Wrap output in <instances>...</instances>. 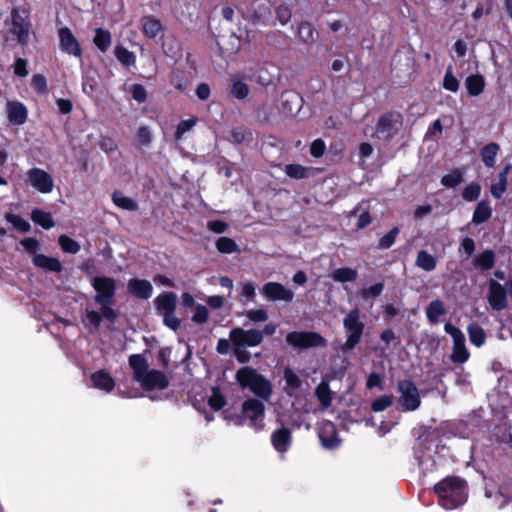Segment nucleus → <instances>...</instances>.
Masks as SVG:
<instances>
[{
  "label": "nucleus",
  "instance_id": "nucleus-1",
  "mask_svg": "<svg viewBox=\"0 0 512 512\" xmlns=\"http://www.w3.org/2000/svg\"><path fill=\"white\" fill-rule=\"evenodd\" d=\"M129 365L133 370V379L144 390H163L167 388L169 380L165 373L156 369H149L147 360L141 354L131 355Z\"/></svg>",
  "mask_w": 512,
  "mask_h": 512
},
{
  "label": "nucleus",
  "instance_id": "nucleus-2",
  "mask_svg": "<svg viewBox=\"0 0 512 512\" xmlns=\"http://www.w3.org/2000/svg\"><path fill=\"white\" fill-rule=\"evenodd\" d=\"M434 490L439 504L448 510L463 505L467 500V484L460 477H446L435 485Z\"/></svg>",
  "mask_w": 512,
  "mask_h": 512
},
{
  "label": "nucleus",
  "instance_id": "nucleus-3",
  "mask_svg": "<svg viewBox=\"0 0 512 512\" xmlns=\"http://www.w3.org/2000/svg\"><path fill=\"white\" fill-rule=\"evenodd\" d=\"M236 380L242 388H248L253 394L262 400H269L273 388L271 382L255 369L245 366L236 372Z\"/></svg>",
  "mask_w": 512,
  "mask_h": 512
},
{
  "label": "nucleus",
  "instance_id": "nucleus-4",
  "mask_svg": "<svg viewBox=\"0 0 512 512\" xmlns=\"http://www.w3.org/2000/svg\"><path fill=\"white\" fill-rule=\"evenodd\" d=\"M343 327L346 340L341 346V351L347 352L353 350L361 342L364 333L365 323L361 319V312L358 308L346 313L343 318Z\"/></svg>",
  "mask_w": 512,
  "mask_h": 512
},
{
  "label": "nucleus",
  "instance_id": "nucleus-5",
  "mask_svg": "<svg viewBox=\"0 0 512 512\" xmlns=\"http://www.w3.org/2000/svg\"><path fill=\"white\" fill-rule=\"evenodd\" d=\"M398 407L403 412L416 411L421 405L420 392L410 380H400L397 383Z\"/></svg>",
  "mask_w": 512,
  "mask_h": 512
},
{
  "label": "nucleus",
  "instance_id": "nucleus-6",
  "mask_svg": "<svg viewBox=\"0 0 512 512\" xmlns=\"http://www.w3.org/2000/svg\"><path fill=\"white\" fill-rule=\"evenodd\" d=\"M444 331L452 337L453 347L450 360L456 364H463L468 361L470 353L465 344L464 333L451 323L444 325Z\"/></svg>",
  "mask_w": 512,
  "mask_h": 512
},
{
  "label": "nucleus",
  "instance_id": "nucleus-7",
  "mask_svg": "<svg viewBox=\"0 0 512 512\" xmlns=\"http://www.w3.org/2000/svg\"><path fill=\"white\" fill-rule=\"evenodd\" d=\"M265 406L262 401L249 398L242 404V417L249 420V425L256 430L264 427Z\"/></svg>",
  "mask_w": 512,
  "mask_h": 512
},
{
  "label": "nucleus",
  "instance_id": "nucleus-8",
  "mask_svg": "<svg viewBox=\"0 0 512 512\" xmlns=\"http://www.w3.org/2000/svg\"><path fill=\"white\" fill-rule=\"evenodd\" d=\"M286 342L295 347L307 349L311 347L326 346V339L316 332H290L286 336Z\"/></svg>",
  "mask_w": 512,
  "mask_h": 512
},
{
  "label": "nucleus",
  "instance_id": "nucleus-9",
  "mask_svg": "<svg viewBox=\"0 0 512 512\" xmlns=\"http://www.w3.org/2000/svg\"><path fill=\"white\" fill-rule=\"evenodd\" d=\"M232 346L256 347L263 341V333L258 329L245 330L241 327L233 328L229 333Z\"/></svg>",
  "mask_w": 512,
  "mask_h": 512
},
{
  "label": "nucleus",
  "instance_id": "nucleus-10",
  "mask_svg": "<svg viewBox=\"0 0 512 512\" xmlns=\"http://www.w3.org/2000/svg\"><path fill=\"white\" fill-rule=\"evenodd\" d=\"M402 126V116L399 113L388 112L383 114L377 123L376 134L380 139L392 138Z\"/></svg>",
  "mask_w": 512,
  "mask_h": 512
},
{
  "label": "nucleus",
  "instance_id": "nucleus-11",
  "mask_svg": "<svg viewBox=\"0 0 512 512\" xmlns=\"http://www.w3.org/2000/svg\"><path fill=\"white\" fill-rule=\"evenodd\" d=\"M11 29L10 33L16 36L20 45H26L29 39L31 23L27 17H23L17 8L11 11Z\"/></svg>",
  "mask_w": 512,
  "mask_h": 512
},
{
  "label": "nucleus",
  "instance_id": "nucleus-12",
  "mask_svg": "<svg viewBox=\"0 0 512 512\" xmlns=\"http://www.w3.org/2000/svg\"><path fill=\"white\" fill-rule=\"evenodd\" d=\"M92 286L97 292L94 297L97 304H103L106 301H114L116 284L113 278L94 277Z\"/></svg>",
  "mask_w": 512,
  "mask_h": 512
},
{
  "label": "nucleus",
  "instance_id": "nucleus-13",
  "mask_svg": "<svg viewBox=\"0 0 512 512\" xmlns=\"http://www.w3.org/2000/svg\"><path fill=\"white\" fill-rule=\"evenodd\" d=\"M487 300L493 310H504L508 303L505 287L496 280L490 279L488 282Z\"/></svg>",
  "mask_w": 512,
  "mask_h": 512
},
{
  "label": "nucleus",
  "instance_id": "nucleus-14",
  "mask_svg": "<svg viewBox=\"0 0 512 512\" xmlns=\"http://www.w3.org/2000/svg\"><path fill=\"white\" fill-rule=\"evenodd\" d=\"M28 180L37 191L47 194L52 192L54 181L51 175L43 169L32 168L27 172Z\"/></svg>",
  "mask_w": 512,
  "mask_h": 512
},
{
  "label": "nucleus",
  "instance_id": "nucleus-15",
  "mask_svg": "<svg viewBox=\"0 0 512 512\" xmlns=\"http://www.w3.org/2000/svg\"><path fill=\"white\" fill-rule=\"evenodd\" d=\"M262 294L270 301L291 302L294 294L291 290L278 282H268L262 287Z\"/></svg>",
  "mask_w": 512,
  "mask_h": 512
},
{
  "label": "nucleus",
  "instance_id": "nucleus-16",
  "mask_svg": "<svg viewBox=\"0 0 512 512\" xmlns=\"http://www.w3.org/2000/svg\"><path fill=\"white\" fill-rule=\"evenodd\" d=\"M319 438L322 445L328 449H334L339 446L340 439L337 435L335 425L328 420L321 422L319 428Z\"/></svg>",
  "mask_w": 512,
  "mask_h": 512
},
{
  "label": "nucleus",
  "instance_id": "nucleus-17",
  "mask_svg": "<svg viewBox=\"0 0 512 512\" xmlns=\"http://www.w3.org/2000/svg\"><path fill=\"white\" fill-rule=\"evenodd\" d=\"M58 34L60 39V48L62 51L73 56L80 57L82 51L71 30L68 27H63L59 29Z\"/></svg>",
  "mask_w": 512,
  "mask_h": 512
},
{
  "label": "nucleus",
  "instance_id": "nucleus-18",
  "mask_svg": "<svg viewBox=\"0 0 512 512\" xmlns=\"http://www.w3.org/2000/svg\"><path fill=\"white\" fill-rule=\"evenodd\" d=\"M154 304L156 311L160 316L175 312L177 296L173 292H163L154 299Z\"/></svg>",
  "mask_w": 512,
  "mask_h": 512
},
{
  "label": "nucleus",
  "instance_id": "nucleus-19",
  "mask_svg": "<svg viewBox=\"0 0 512 512\" xmlns=\"http://www.w3.org/2000/svg\"><path fill=\"white\" fill-rule=\"evenodd\" d=\"M127 286L129 292L137 298L148 299L152 296L153 286L148 280L133 278Z\"/></svg>",
  "mask_w": 512,
  "mask_h": 512
},
{
  "label": "nucleus",
  "instance_id": "nucleus-20",
  "mask_svg": "<svg viewBox=\"0 0 512 512\" xmlns=\"http://www.w3.org/2000/svg\"><path fill=\"white\" fill-rule=\"evenodd\" d=\"M283 378L285 380V386L283 387L285 393L290 397L297 396L302 386V380L298 374L291 368L287 367L284 370Z\"/></svg>",
  "mask_w": 512,
  "mask_h": 512
},
{
  "label": "nucleus",
  "instance_id": "nucleus-21",
  "mask_svg": "<svg viewBox=\"0 0 512 512\" xmlns=\"http://www.w3.org/2000/svg\"><path fill=\"white\" fill-rule=\"evenodd\" d=\"M7 113L9 121L16 125L23 124L27 119V109L20 102L9 101L7 103Z\"/></svg>",
  "mask_w": 512,
  "mask_h": 512
},
{
  "label": "nucleus",
  "instance_id": "nucleus-22",
  "mask_svg": "<svg viewBox=\"0 0 512 512\" xmlns=\"http://www.w3.org/2000/svg\"><path fill=\"white\" fill-rule=\"evenodd\" d=\"M271 442L278 452H285L291 443L290 430L285 427L277 429L271 435Z\"/></svg>",
  "mask_w": 512,
  "mask_h": 512
},
{
  "label": "nucleus",
  "instance_id": "nucleus-23",
  "mask_svg": "<svg viewBox=\"0 0 512 512\" xmlns=\"http://www.w3.org/2000/svg\"><path fill=\"white\" fill-rule=\"evenodd\" d=\"M91 381L95 388L111 392L114 389L115 382L109 373L104 370L96 371L91 375Z\"/></svg>",
  "mask_w": 512,
  "mask_h": 512
},
{
  "label": "nucleus",
  "instance_id": "nucleus-24",
  "mask_svg": "<svg viewBox=\"0 0 512 512\" xmlns=\"http://www.w3.org/2000/svg\"><path fill=\"white\" fill-rule=\"evenodd\" d=\"M141 25L144 35L149 38L157 37L163 30L161 21L154 16H144Z\"/></svg>",
  "mask_w": 512,
  "mask_h": 512
},
{
  "label": "nucleus",
  "instance_id": "nucleus-25",
  "mask_svg": "<svg viewBox=\"0 0 512 512\" xmlns=\"http://www.w3.org/2000/svg\"><path fill=\"white\" fill-rule=\"evenodd\" d=\"M512 166L507 164L498 174V181L490 187V192L495 199H500L507 189V178Z\"/></svg>",
  "mask_w": 512,
  "mask_h": 512
},
{
  "label": "nucleus",
  "instance_id": "nucleus-26",
  "mask_svg": "<svg viewBox=\"0 0 512 512\" xmlns=\"http://www.w3.org/2000/svg\"><path fill=\"white\" fill-rule=\"evenodd\" d=\"M438 258L426 250H419L416 256L415 265L425 272L435 270Z\"/></svg>",
  "mask_w": 512,
  "mask_h": 512
},
{
  "label": "nucleus",
  "instance_id": "nucleus-27",
  "mask_svg": "<svg viewBox=\"0 0 512 512\" xmlns=\"http://www.w3.org/2000/svg\"><path fill=\"white\" fill-rule=\"evenodd\" d=\"M426 317L431 324L439 323L441 316L446 314L445 304L440 299L431 301L425 309Z\"/></svg>",
  "mask_w": 512,
  "mask_h": 512
},
{
  "label": "nucleus",
  "instance_id": "nucleus-28",
  "mask_svg": "<svg viewBox=\"0 0 512 512\" xmlns=\"http://www.w3.org/2000/svg\"><path fill=\"white\" fill-rule=\"evenodd\" d=\"M33 263L35 266L51 272H61L63 268L57 258L48 257L43 254H36L33 257Z\"/></svg>",
  "mask_w": 512,
  "mask_h": 512
},
{
  "label": "nucleus",
  "instance_id": "nucleus-29",
  "mask_svg": "<svg viewBox=\"0 0 512 512\" xmlns=\"http://www.w3.org/2000/svg\"><path fill=\"white\" fill-rule=\"evenodd\" d=\"M492 216V208L488 200L480 201L473 212L472 223L475 225L488 221Z\"/></svg>",
  "mask_w": 512,
  "mask_h": 512
},
{
  "label": "nucleus",
  "instance_id": "nucleus-30",
  "mask_svg": "<svg viewBox=\"0 0 512 512\" xmlns=\"http://www.w3.org/2000/svg\"><path fill=\"white\" fill-rule=\"evenodd\" d=\"M315 396L317 397L322 410L328 409L332 404V392L326 381H321L315 388Z\"/></svg>",
  "mask_w": 512,
  "mask_h": 512
},
{
  "label": "nucleus",
  "instance_id": "nucleus-31",
  "mask_svg": "<svg viewBox=\"0 0 512 512\" xmlns=\"http://www.w3.org/2000/svg\"><path fill=\"white\" fill-rule=\"evenodd\" d=\"M473 265L480 271H487L495 265V253L492 250H485L473 259Z\"/></svg>",
  "mask_w": 512,
  "mask_h": 512
},
{
  "label": "nucleus",
  "instance_id": "nucleus-32",
  "mask_svg": "<svg viewBox=\"0 0 512 512\" xmlns=\"http://www.w3.org/2000/svg\"><path fill=\"white\" fill-rule=\"evenodd\" d=\"M465 87L469 95L476 97L483 92L485 80L480 74L470 75L465 80Z\"/></svg>",
  "mask_w": 512,
  "mask_h": 512
},
{
  "label": "nucleus",
  "instance_id": "nucleus-33",
  "mask_svg": "<svg viewBox=\"0 0 512 512\" xmlns=\"http://www.w3.org/2000/svg\"><path fill=\"white\" fill-rule=\"evenodd\" d=\"M500 151V146L497 143L491 142L485 145L481 150V158L484 165L488 168H493L496 162V156Z\"/></svg>",
  "mask_w": 512,
  "mask_h": 512
},
{
  "label": "nucleus",
  "instance_id": "nucleus-34",
  "mask_svg": "<svg viewBox=\"0 0 512 512\" xmlns=\"http://www.w3.org/2000/svg\"><path fill=\"white\" fill-rule=\"evenodd\" d=\"M467 333L469 336L470 342L476 346L481 347L486 342V333L484 329L478 324H470L467 327Z\"/></svg>",
  "mask_w": 512,
  "mask_h": 512
},
{
  "label": "nucleus",
  "instance_id": "nucleus-35",
  "mask_svg": "<svg viewBox=\"0 0 512 512\" xmlns=\"http://www.w3.org/2000/svg\"><path fill=\"white\" fill-rule=\"evenodd\" d=\"M112 201L113 203L121 208V209H124V210H128V211H136L137 208H138V205L137 203L129 198V197H126L122 192L120 191H115L113 194H112Z\"/></svg>",
  "mask_w": 512,
  "mask_h": 512
},
{
  "label": "nucleus",
  "instance_id": "nucleus-36",
  "mask_svg": "<svg viewBox=\"0 0 512 512\" xmlns=\"http://www.w3.org/2000/svg\"><path fill=\"white\" fill-rule=\"evenodd\" d=\"M31 219L33 222L42 226L44 229H50L55 225L51 213L42 211L40 209L32 210Z\"/></svg>",
  "mask_w": 512,
  "mask_h": 512
},
{
  "label": "nucleus",
  "instance_id": "nucleus-37",
  "mask_svg": "<svg viewBox=\"0 0 512 512\" xmlns=\"http://www.w3.org/2000/svg\"><path fill=\"white\" fill-rule=\"evenodd\" d=\"M93 42L100 51L106 52L111 45V33L108 30L97 28Z\"/></svg>",
  "mask_w": 512,
  "mask_h": 512
},
{
  "label": "nucleus",
  "instance_id": "nucleus-38",
  "mask_svg": "<svg viewBox=\"0 0 512 512\" xmlns=\"http://www.w3.org/2000/svg\"><path fill=\"white\" fill-rule=\"evenodd\" d=\"M231 94L237 99H245L249 94V86L242 79L233 76L231 78Z\"/></svg>",
  "mask_w": 512,
  "mask_h": 512
},
{
  "label": "nucleus",
  "instance_id": "nucleus-39",
  "mask_svg": "<svg viewBox=\"0 0 512 512\" xmlns=\"http://www.w3.org/2000/svg\"><path fill=\"white\" fill-rule=\"evenodd\" d=\"M357 276H358V273L355 269L347 267V268L336 269L333 272L332 278L336 282L344 283V282L355 281L357 279Z\"/></svg>",
  "mask_w": 512,
  "mask_h": 512
},
{
  "label": "nucleus",
  "instance_id": "nucleus-40",
  "mask_svg": "<svg viewBox=\"0 0 512 512\" xmlns=\"http://www.w3.org/2000/svg\"><path fill=\"white\" fill-rule=\"evenodd\" d=\"M463 181V173L459 169H454L451 173L441 178V184L447 188H454Z\"/></svg>",
  "mask_w": 512,
  "mask_h": 512
},
{
  "label": "nucleus",
  "instance_id": "nucleus-41",
  "mask_svg": "<svg viewBox=\"0 0 512 512\" xmlns=\"http://www.w3.org/2000/svg\"><path fill=\"white\" fill-rule=\"evenodd\" d=\"M481 193V186L477 182H471L466 185L462 191V198L467 202H473L478 199Z\"/></svg>",
  "mask_w": 512,
  "mask_h": 512
},
{
  "label": "nucleus",
  "instance_id": "nucleus-42",
  "mask_svg": "<svg viewBox=\"0 0 512 512\" xmlns=\"http://www.w3.org/2000/svg\"><path fill=\"white\" fill-rule=\"evenodd\" d=\"M298 33H299L300 39L304 43L309 44V43H313L315 41V34H316L315 29L308 22H302L299 25Z\"/></svg>",
  "mask_w": 512,
  "mask_h": 512
},
{
  "label": "nucleus",
  "instance_id": "nucleus-43",
  "mask_svg": "<svg viewBox=\"0 0 512 512\" xmlns=\"http://www.w3.org/2000/svg\"><path fill=\"white\" fill-rule=\"evenodd\" d=\"M58 241L61 249L66 253L76 254L80 251V244L66 235H61Z\"/></svg>",
  "mask_w": 512,
  "mask_h": 512
},
{
  "label": "nucleus",
  "instance_id": "nucleus-44",
  "mask_svg": "<svg viewBox=\"0 0 512 512\" xmlns=\"http://www.w3.org/2000/svg\"><path fill=\"white\" fill-rule=\"evenodd\" d=\"M216 248L218 249L219 252L225 254H230L238 251V245L236 244V242L228 237L218 238V240L216 241Z\"/></svg>",
  "mask_w": 512,
  "mask_h": 512
},
{
  "label": "nucleus",
  "instance_id": "nucleus-45",
  "mask_svg": "<svg viewBox=\"0 0 512 512\" xmlns=\"http://www.w3.org/2000/svg\"><path fill=\"white\" fill-rule=\"evenodd\" d=\"M443 87H444V89H446L450 92H454V93L459 90V81L454 76L451 66H449L446 69L444 79H443Z\"/></svg>",
  "mask_w": 512,
  "mask_h": 512
},
{
  "label": "nucleus",
  "instance_id": "nucleus-46",
  "mask_svg": "<svg viewBox=\"0 0 512 512\" xmlns=\"http://www.w3.org/2000/svg\"><path fill=\"white\" fill-rule=\"evenodd\" d=\"M394 402L393 395H383L376 398L371 405V409L374 412H381L389 408Z\"/></svg>",
  "mask_w": 512,
  "mask_h": 512
},
{
  "label": "nucleus",
  "instance_id": "nucleus-47",
  "mask_svg": "<svg viewBox=\"0 0 512 512\" xmlns=\"http://www.w3.org/2000/svg\"><path fill=\"white\" fill-rule=\"evenodd\" d=\"M399 234V228L394 227L392 228L387 234H385L383 237L380 238L378 247L380 249H388L390 248L394 243Z\"/></svg>",
  "mask_w": 512,
  "mask_h": 512
},
{
  "label": "nucleus",
  "instance_id": "nucleus-48",
  "mask_svg": "<svg viewBox=\"0 0 512 512\" xmlns=\"http://www.w3.org/2000/svg\"><path fill=\"white\" fill-rule=\"evenodd\" d=\"M196 123H197V118H195V117L181 121L177 125L176 131H175V138L177 140H180L186 132L190 131L196 125Z\"/></svg>",
  "mask_w": 512,
  "mask_h": 512
},
{
  "label": "nucleus",
  "instance_id": "nucleus-49",
  "mask_svg": "<svg viewBox=\"0 0 512 512\" xmlns=\"http://www.w3.org/2000/svg\"><path fill=\"white\" fill-rule=\"evenodd\" d=\"M285 172L294 179H303L307 176V169L299 164L286 165Z\"/></svg>",
  "mask_w": 512,
  "mask_h": 512
},
{
  "label": "nucleus",
  "instance_id": "nucleus-50",
  "mask_svg": "<svg viewBox=\"0 0 512 512\" xmlns=\"http://www.w3.org/2000/svg\"><path fill=\"white\" fill-rule=\"evenodd\" d=\"M116 58L126 66H129L135 62V56L132 52L124 47H117L115 50Z\"/></svg>",
  "mask_w": 512,
  "mask_h": 512
},
{
  "label": "nucleus",
  "instance_id": "nucleus-51",
  "mask_svg": "<svg viewBox=\"0 0 512 512\" xmlns=\"http://www.w3.org/2000/svg\"><path fill=\"white\" fill-rule=\"evenodd\" d=\"M208 403L212 409L217 411L224 407L226 401L220 391L214 388L211 396L209 397Z\"/></svg>",
  "mask_w": 512,
  "mask_h": 512
},
{
  "label": "nucleus",
  "instance_id": "nucleus-52",
  "mask_svg": "<svg viewBox=\"0 0 512 512\" xmlns=\"http://www.w3.org/2000/svg\"><path fill=\"white\" fill-rule=\"evenodd\" d=\"M208 318H209L208 309L201 304L195 305L194 314L192 316V321L197 324H203V323L207 322Z\"/></svg>",
  "mask_w": 512,
  "mask_h": 512
},
{
  "label": "nucleus",
  "instance_id": "nucleus-53",
  "mask_svg": "<svg viewBox=\"0 0 512 512\" xmlns=\"http://www.w3.org/2000/svg\"><path fill=\"white\" fill-rule=\"evenodd\" d=\"M384 289V284L382 282L376 283L368 288H364L361 291V296L364 299L376 298L378 297Z\"/></svg>",
  "mask_w": 512,
  "mask_h": 512
},
{
  "label": "nucleus",
  "instance_id": "nucleus-54",
  "mask_svg": "<svg viewBox=\"0 0 512 512\" xmlns=\"http://www.w3.org/2000/svg\"><path fill=\"white\" fill-rule=\"evenodd\" d=\"M114 301H106L103 304H99L101 307V318L104 317L110 321H115L117 318V314L115 310L112 308Z\"/></svg>",
  "mask_w": 512,
  "mask_h": 512
},
{
  "label": "nucleus",
  "instance_id": "nucleus-55",
  "mask_svg": "<svg viewBox=\"0 0 512 512\" xmlns=\"http://www.w3.org/2000/svg\"><path fill=\"white\" fill-rule=\"evenodd\" d=\"M32 88L38 93H45L47 90L46 78L41 74H36L31 79Z\"/></svg>",
  "mask_w": 512,
  "mask_h": 512
},
{
  "label": "nucleus",
  "instance_id": "nucleus-56",
  "mask_svg": "<svg viewBox=\"0 0 512 512\" xmlns=\"http://www.w3.org/2000/svg\"><path fill=\"white\" fill-rule=\"evenodd\" d=\"M247 318L253 322H264L268 319V313L264 309H252L247 311Z\"/></svg>",
  "mask_w": 512,
  "mask_h": 512
},
{
  "label": "nucleus",
  "instance_id": "nucleus-57",
  "mask_svg": "<svg viewBox=\"0 0 512 512\" xmlns=\"http://www.w3.org/2000/svg\"><path fill=\"white\" fill-rule=\"evenodd\" d=\"M326 150L325 142L322 139H316L311 143L310 153L313 157L319 158L324 155Z\"/></svg>",
  "mask_w": 512,
  "mask_h": 512
},
{
  "label": "nucleus",
  "instance_id": "nucleus-58",
  "mask_svg": "<svg viewBox=\"0 0 512 512\" xmlns=\"http://www.w3.org/2000/svg\"><path fill=\"white\" fill-rule=\"evenodd\" d=\"M291 16H292L291 10L287 6L280 5L277 7L276 17L282 25L287 24L290 21Z\"/></svg>",
  "mask_w": 512,
  "mask_h": 512
},
{
  "label": "nucleus",
  "instance_id": "nucleus-59",
  "mask_svg": "<svg viewBox=\"0 0 512 512\" xmlns=\"http://www.w3.org/2000/svg\"><path fill=\"white\" fill-rule=\"evenodd\" d=\"M165 326L176 331L180 328V320L175 316V312L162 315Z\"/></svg>",
  "mask_w": 512,
  "mask_h": 512
},
{
  "label": "nucleus",
  "instance_id": "nucleus-60",
  "mask_svg": "<svg viewBox=\"0 0 512 512\" xmlns=\"http://www.w3.org/2000/svg\"><path fill=\"white\" fill-rule=\"evenodd\" d=\"M131 94L133 99L139 103L144 102L147 98L146 90L141 84H134L131 87Z\"/></svg>",
  "mask_w": 512,
  "mask_h": 512
},
{
  "label": "nucleus",
  "instance_id": "nucleus-61",
  "mask_svg": "<svg viewBox=\"0 0 512 512\" xmlns=\"http://www.w3.org/2000/svg\"><path fill=\"white\" fill-rule=\"evenodd\" d=\"M207 227L214 233H224L228 229V224L222 220H212L207 223Z\"/></svg>",
  "mask_w": 512,
  "mask_h": 512
},
{
  "label": "nucleus",
  "instance_id": "nucleus-62",
  "mask_svg": "<svg viewBox=\"0 0 512 512\" xmlns=\"http://www.w3.org/2000/svg\"><path fill=\"white\" fill-rule=\"evenodd\" d=\"M9 221L14 225L15 228L22 232H27L30 228L29 223L19 216L11 215L9 217Z\"/></svg>",
  "mask_w": 512,
  "mask_h": 512
},
{
  "label": "nucleus",
  "instance_id": "nucleus-63",
  "mask_svg": "<svg viewBox=\"0 0 512 512\" xmlns=\"http://www.w3.org/2000/svg\"><path fill=\"white\" fill-rule=\"evenodd\" d=\"M137 138L141 145H148L151 142V132L146 126H142L137 131Z\"/></svg>",
  "mask_w": 512,
  "mask_h": 512
},
{
  "label": "nucleus",
  "instance_id": "nucleus-64",
  "mask_svg": "<svg viewBox=\"0 0 512 512\" xmlns=\"http://www.w3.org/2000/svg\"><path fill=\"white\" fill-rule=\"evenodd\" d=\"M27 63H26V60L23 59V58H17L15 63H14V73L17 75V76H20V77H25L27 76L28 74V71H27Z\"/></svg>",
  "mask_w": 512,
  "mask_h": 512
}]
</instances>
